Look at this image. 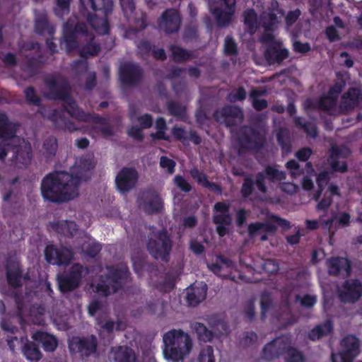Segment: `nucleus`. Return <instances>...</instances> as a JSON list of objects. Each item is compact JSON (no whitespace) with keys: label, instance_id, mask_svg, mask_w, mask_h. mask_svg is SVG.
<instances>
[{"label":"nucleus","instance_id":"1","mask_svg":"<svg viewBox=\"0 0 362 362\" xmlns=\"http://www.w3.org/2000/svg\"><path fill=\"white\" fill-rule=\"evenodd\" d=\"M43 81L47 90L46 97L49 100L64 102L62 110H52L47 116L56 129L69 132H74L78 129L75 123L64 115V112L78 122H101L105 120L98 114L86 112L78 107L71 95L70 84L64 76L59 74H47L44 77Z\"/></svg>","mask_w":362,"mask_h":362},{"label":"nucleus","instance_id":"2","mask_svg":"<svg viewBox=\"0 0 362 362\" xmlns=\"http://www.w3.org/2000/svg\"><path fill=\"white\" fill-rule=\"evenodd\" d=\"M78 180L65 171H54L42 180L40 190L42 198L54 204H62L78 195Z\"/></svg>","mask_w":362,"mask_h":362},{"label":"nucleus","instance_id":"3","mask_svg":"<svg viewBox=\"0 0 362 362\" xmlns=\"http://www.w3.org/2000/svg\"><path fill=\"white\" fill-rule=\"evenodd\" d=\"M79 34L90 38V41L80 49V56L87 58L98 55L101 49L100 45L94 41L95 37L89 33L86 24L83 22L75 23L71 19H69L63 25V39L66 52H71L78 48L77 36Z\"/></svg>","mask_w":362,"mask_h":362},{"label":"nucleus","instance_id":"4","mask_svg":"<svg viewBox=\"0 0 362 362\" xmlns=\"http://www.w3.org/2000/svg\"><path fill=\"white\" fill-rule=\"evenodd\" d=\"M88 5L95 12L90 13L85 4L81 1L80 13L86 18L90 26L100 35L110 32L109 16L112 13L113 0H88Z\"/></svg>","mask_w":362,"mask_h":362},{"label":"nucleus","instance_id":"5","mask_svg":"<svg viewBox=\"0 0 362 362\" xmlns=\"http://www.w3.org/2000/svg\"><path fill=\"white\" fill-rule=\"evenodd\" d=\"M164 357L173 362L182 361L192 348L190 336L182 329H173L163 336Z\"/></svg>","mask_w":362,"mask_h":362},{"label":"nucleus","instance_id":"6","mask_svg":"<svg viewBox=\"0 0 362 362\" xmlns=\"http://www.w3.org/2000/svg\"><path fill=\"white\" fill-rule=\"evenodd\" d=\"M131 273L127 267H107V273L99 276L96 291L103 296L117 293L129 281Z\"/></svg>","mask_w":362,"mask_h":362},{"label":"nucleus","instance_id":"7","mask_svg":"<svg viewBox=\"0 0 362 362\" xmlns=\"http://www.w3.org/2000/svg\"><path fill=\"white\" fill-rule=\"evenodd\" d=\"M146 247L150 255L155 259L168 262L173 248V240L165 229L159 230L148 239Z\"/></svg>","mask_w":362,"mask_h":362},{"label":"nucleus","instance_id":"8","mask_svg":"<svg viewBox=\"0 0 362 362\" xmlns=\"http://www.w3.org/2000/svg\"><path fill=\"white\" fill-rule=\"evenodd\" d=\"M359 339L353 334L345 336L340 341L341 350L332 354V362H353L359 354ZM362 362V361H358Z\"/></svg>","mask_w":362,"mask_h":362},{"label":"nucleus","instance_id":"9","mask_svg":"<svg viewBox=\"0 0 362 362\" xmlns=\"http://www.w3.org/2000/svg\"><path fill=\"white\" fill-rule=\"evenodd\" d=\"M83 272L81 264L76 263L71 266L69 271L57 275V283L59 291L69 293L74 291L80 286Z\"/></svg>","mask_w":362,"mask_h":362},{"label":"nucleus","instance_id":"10","mask_svg":"<svg viewBox=\"0 0 362 362\" xmlns=\"http://www.w3.org/2000/svg\"><path fill=\"white\" fill-rule=\"evenodd\" d=\"M238 141L242 148L258 151L265 144V137L257 129L248 127L241 128Z\"/></svg>","mask_w":362,"mask_h":362},{"label":"nucleus","instance_id":"11","mask_svg":"<svg viewBox=\"0 0 362 362\" xmlns=\"http://www.w3.org/2000/svg\"><path fill=\"white\" fill-rule=\"evenodd\" d=\"M286 178L285 171L279 170L276 165H267L262 171L255 175V186L260 192L265 193L267 191L266 180L270 183H277L285 180Z\"/></svg>","mask_w":362,"mask_h":362},{"label":"nucleus","instance_id":"12","mask_svg":"<svg viewBox=\"0 0 362 362\" xmlns=\"http://www.w3.org/2000/svg\"><path fill=\"white\" fill-rule=\"evenodd\" d=\"M214 119L218 122H223L226 127H235L242 122L244 115L241 107L226 105L216 110L213 114Z\"/></svg>","mask_w":362,"mask_h":362},{"label":"nucleus","instance_id":"13","mask_svg":"<svg viewBox=\"0 0 362 362\" xmlns=\"http://www.w3.org/2000/svg\"><path fill=\"white\" fill-rule=\"evenodd\" d=\"M362 296V283L358 279L345 280L338 290V297L344 303H355Z\"/></svg>","mask_w":362,"mask_h":362},{"label":"nucleus","instance_id":"14","mask_svg":"<svg viewBox=\"0 0 362 362\" xmlns=\"http://www.w3.org/2000/svg\"><path fill=\"white\" fill-rule=\"evenodd\" d=\"M143 76L144 70L139 64L131 62L121 64L119 77L123 85L136 86L141 81Z\"/></svg>","mask_w":362,"mask_h":362},{"label":"nucleus","instance_id":"15","mask_svg":"<svg viewBox=\"0 0 362 362\" xmlns=\"http://www.w3.org/2000/svg\"><path fill=\"white\" fill-rule=\"evenodd\" d=\"M46 261L53 265H68L74 257V252L66 247H57L54 245H48L45 250Z\"/></svg>","mask_w":362,"mask_h":362},{"label":"nucleus","instance_id":"16","mask_svg":"<svg viewBox=\"0 0 362 362\" xmlns=\"http://www.w3.org/2000/svg\"><path fill=\"white\" fill-rule=\"evenodd\" d=\"M71 351H76L83 356L88 357L96 352L98 340L95 335L73 337L69 343Z\"/></svg>","mask_w":362,"mask_h":362},{"label":"nucleus","instance_id":"17","mask_svg":"<svg viewBox=\"0 0 362 362\" xmlns=\"http://www.w3.org/2000/svg\"><path fill=\"white\" fill-rule=\"evenodd\" d=\"M181 22L182 19L178 10L167 8L158 19V25L165 33L173 34L178 32Z\"/></svg>","mask_w":362,"mask_h":362},{"label":"nucleus","instance_id":"18","mask_svg":"<svg viewBox=\"0 0 362 362\" xmlns=\"http://www.w3.org/2000/svg\"><path fill=\"white\" fill-rule=\"evenodd\" d=\"M139 180V173L133 167H123L115 177V185L122 193L132 190Z\"/></svg>","mask_w":362,"mask_h":362},{"label":"nucleus","instance_id":"19","mask_svg":"<svg viewBox=\"0 0 362 362\" xmlns=\"http://www.w3.org/2000/svg\"><path fill=\"white\" fill-rule=\"evenodd\" d=\"M225 8L222 7L210 6L212 15L215 17L217 25L221 27H226L230 25L235 12L236 0H221Z\"/></svg>","mask_w":362,"mask_h":362},{"label":"nucleus","instance_id":"20","mask_svg":"<svg viewBox=\"0 0 362 362\" xmlns=\"http://www.w3.org/2000/svg\"><path fill=\"white\" fill-rule=\"evenodd\" d=\"M93 158L90 155L83 156L75 162V170L70 175L76 180H78V186L82 181H87L90 179L91 172L95 168Z\"/></svg>","mask_w":362,"mask_h":362},{"label":"nucleus","instance_id":"21","mask_svg":"<svg viewBox=\"0 0 362 362\" xmlns=\"http://www.w3.org/2000/svg\"><path fill=\"white\" fill-rule=\"evenodd\" d=\"M362 103V93L357 88L351 87L344 93L339 105V112L348 114Z\"/></svg>","mask_w":362,"mask_h":362},{"label":"nucleus","instance_id":"22","mask_svg":"<svg viewBox=\"0 0 362 362\" xmlns=\"http://www.w3.org/2000/svg\"><path fill=\"white\" fill-rule=\"evenodd\" d=\"M349 148L342 146H332L330 149L329 157V163L332 172L345 173L348 171L347 162L344 160L340 162V158H347L351 155Z\"/></svg>","mask_w":362,"mask_h":362},{"label":"nucleus","instance_id":"23","mask_svg":"<svg viewBox=\"0 0 362 362\" xmlns=\"http://www.w3.org/2000/svg\"><path fill=\"white\" fill-rule=\"evenodd\" d=\"M6 276L8 284L14 288L22 286V279H27V275L23 276V269L20 263L13 259H7L5 265Z\"/></svg>","mask_w":362,"mask_h":362},{"label":"nucleus","instance_id":"24","mask_svg":"<svg viewBox=\"0 0 362 362\" xmlns=\"http://www.w3.org/2000/svg\"><path fill=\"white\" fill-rule=\"evenodd\" d=\"M264 57L269 64H281L289 57V51L281 42H273L267 45Z\"/></svg>","mask_w":362,"mask_h":362},{"label":"nucleus","instance_id":"25","mask_svg":"<svg viewBox=\"0 0 362 362\" xmlns=\"http://www.w3.org/2000/svg\"><path fill=\"white\" fill-rule=\"evenodd\" d=\"M328 272L332 276L343 274L349 276L351 272V262L346 257H331L328 260Z\"/></svg>","mask_w":362,"mask_h":362},{"label":"nucleus","instance_id":"26","mask_svg":"<svg viewBox=\"0 0 362 362\" xmlns=\"http://www.w3.org/2000/svg\"><path fill=\"white\" fill-rule=\"evenodd\" d=\"M206 284L196 286L192 284L187 288L186 300L189 306L195 307L202 302L206 296Z\"/></svg>","mask_w":362,"mask_h":362},{"label":"nucleus","instance_id":"27","mask_svg":"<svg viewBox=\"0 0 362 362\" xmlns=\"http://www.w3.org/2000/svg\"><path fill=\"white\" fill-rule=\"evenodd\" d=\"M334 332V324L331 320H327L316 325L307 334V338L313 341L320 340L331 335Z\"/></svg>","mask_w":362,"mask_h":362},{"label":"nucleus","instance_id":"28","mask_svg":"<svg viewBox=\"0 0 362 362\" xmlns=\"http://www.w3.org/2000/svg\"><path fill=\"white\" fill-rule=\"evenodd\" d=\"M146 201L144 203L143 208L148 214L160 213L163 208V201L159 194L153 190H148L144 194Z\"/></svg>","mask_w":362,"mask_h":362},{"label":"nucleus","instance_id":"29","mask_svg":"<svg viewBox=\"0 0 362 362\" xmlns=\"http://www.w3.org/2000/svg\"><path fill=\"white\" fill-rule=\"evenodd\" d=\"M12 153L11 160L17 168L27 165L31 160L32 153L30 147L26 148L21 145H14L12 146Z\"/></svg>","mask_w":362,"mask_h":362},{"label":"nucleus","instance_id":"30","mask_svg":"<svg viewBox=\"0 0 362 362\" xmlns=\"http://www.w3.org/2000/svg\"><path fill=\"white\" fill-rule=\"evenodd\" d=\"M115 362H136L134 351L127 346H118L111 349Z\"/></svg>","mask_w":362,"mask_h":362},{"label":"nucleus","instance_id":"31","mask_svg":"<svg viewBox=\"0 0 362 362\" xmlns=\"http://www.w3.org/2000/svg\"><path fill=\"white\" fill-rule=\"evenodd\" d=\"M33 338L35 341L40 343L45 351H54L58 345L57 339L46 332L37 331Z\"/></svg>","mask_w":362,"mask_h":362},{"label":"nucleus","instance_id":"32","mask_svg":"<svg viewBox=\"0 0 362 362\" xmlns=\"http://www.w3.org/2000/svg\"><path fill=\"white\" fill-rule=\"evenodd\" d=\"M243 16L247 31L251 35L255 34L260 28V17L258 18L254 8L244 11Z\"/></svg>","mask_w":362,"mask_h":362},{"label":"nucleus","instance_id":"33","mask_svg":"<svg viewBox=\"0 0 362 362\" xmlns=\"http://www.w3.org/2000/svg\"><path fill=\"white\" fill-rule=\"evenodd\" d=\"M308 107L323 110L329 115H334L337 111V102L327 95L320 98L317 104L313 103L310 100L307 101Z\"/></svg>","mask_w":362,"mask_h":362},{"label":"nucleus","instance_id":"34","mask_svg":"<svg viewBox=\"0 0 362 362\" xmlns=\"http://www.w3.org/2000/svg\"><path fill=\"white\" fill-rule=\"evenodd\" d=\"M35 31L40 35L52 37L55 33V28L49 23L45 14H40L35 19Z\"/></svg>","mask_w":362,"mask_h":362},{"label":"nucleus","instance_id":"35","mask_svg":"<svg viewBox=\"0 0 362 362\" xmlns=\"http://www.w3.org/2000/svg\"><path fill=\"white\" fill-rule=\"evenodd\" d=\"M276 230L277 226L269 221H257L250 223L247 226L248 235L251 238H255L262 231L269 233H274Z\"/></svg>","mask_w":362,"mask_h":362},{"label":"nucleus","instance_id":"36","mask_svg":"<svg viewBox=\"0 0 362 362\" xmlns=\"http://www.w3.org/2000/svg\"><path fill=\"white\" fill-rule=\"evenodd\" d=\"M169 50L171 52V58L176 63H183L195 57L192 50H188L179 45H169Z\"/></svg>","mask_w":362,"mask_h":362},{"label":"nucleus","instance_id":"37","mask_svg":"<svg viewBox=\"0 0 362 362\" xmlns=\"http://www.w3.org/2000/svg\"><path fill=\"white\" fill-rule=\"evenodd\" d=\"M16 127L12 123L7 115L0 113V139L4 140L10 139L16 136Z\"/></svg>","mask_w":362,"mask_h":362},{"label":"nucleus","instance_id":"38","mask_svg":"<svg viewBox=\"0 0 362 362\" xmlns=\"http://www.w3.org/2000/svg\"><path fill=\"white\" fill-rule=\"evenodd\" d=\"M42 59V54L32 57L27 56L23 70L30 76L36 75L39 71L41 64L43 63Z\"/></svg>","mask_w":362,"mask_h":362},{"label":"nucleus","instance_id":"39","mask_svg":"<svg viewBox=\"0 0 362 362\" xmlns=\"http://www.w3.org/2000/svg\"><path fill=\"white\" fill-rule=\"evenodd\" d=\"M260 27H262L264 31H273L275 25L278 23L277 13L274 11H267L262 12L260 16Z\"/></svg>","mask_w":362,"mask_h":362},{"label":"nucleus","instance_id":"40","mask_svg":"<svg viewBox=\"0 0 362 362\" xmlns=\"http://www.w3.org/2000/svg\"><path fill=\"white\" fill-rule=\"evenodd\" d=\"M52 228L58 233L71 236L78 230L75 222L69 221L54 222L52 223Z\"/></svg>","mask_w":362,"mask_h":362},{"label":"nucleus","instance_id":"41","mask_svg":"<svg viewBox=\"0 0 362 362\" xmlns=\"http://www.w3.org/2000/svg\"><path fill=\"white\" fill-rule=\"evenodd\" d=\"M276 141L284 153L288 154L291 151L290 133L288 129L281 128L276 134Z\"/></svg>","mask_w":362,"mask_h":362},{"label":"nucleus","instance_id":"42","mask_svg":"<svg viewBox=\"0 0 362 362\" xmlns=\"http://www.w3.org/2000/svg\"><path fill=\"white\" fill-rule=\"evenodd\" d=\"M168 110L170 115L180 119L185 120L187 117V108L180 103L176 101H169L167 103Z\"/></svg>","mask_w":362,"mask_h":362},{"label":"nucleus","instance_id":"43","mask_svg":"<svg viewBox=\"0 0 362 362\" xmlns=\"http://www.w3.org/2000/svg\"><path fill=\"white\" fill-rule=\"evenodd\" d=\"M23 353L25 358L31 361H38L42 358V354L34 342H27L23 348Z\"/></svg>","mask_w":362,"mask_h":362},{"label":"nucleus","instance_id":"44","mask_svg":"<svg viewBox=\"0 0 362 362\" xmlns=\"http://www.w3.org/2000/svg\"><path fill=\"white\" fill-rule=\"evenodd\" d=\"M193 329L196 332L199 340L207 342L214 338V333L209 330L203 323L196 322L193 325Z\"/></svg>","mask_w":362,"mask_h":362},{"label":"nucleus","instance_id":"45","mask_svg":"<svg viewBox=\"0 0 362 362\" xmlns=\"http://www.w3.org/2000/svg\"><path fill=\"white\" fill-rule=\"evenodd\" d=\"M42 148L45 156L47 159L54 158L58 148L57 139L54 136L48 137L45 140Z\"/></svg>","mask_w":362,"mask_h":362},{"label":"nucleus","instance_id":"46","mask_svg":"<svg viewBox=\"0 0 362 362\" xmlns=\"http://www.w3.org/2000/svg\"><path fill=\"white\" fill-rule=\"evenodd\" d=\"M274 342L271 341L264 346L261 353V358L262 359L271 361L280 357L279 352L277 351L276 346L274 344Z\"/></svg>","mask_w":362,"mask_h":362},{"label":"nucleus","instance_id":"47","mask_svg":"<svg viewBox=\"0 0 362 362\" xmlns=\"http://www.w3.org/2000/svg\"><path fill=\"white\" fill-rule=\"evenodd\" d=\"M81 249L86 256L93 258L99 254L102 247L95 241H86L82 244Z\"/></svg>","mask_w":362,"mask_h":362},{"label":"nucleus","instance_id":"48","mask_svg":"<svg viewBox=\"0 0 362 362\" xmlns=\"http://www.w3.org/2000/svg\"><path fill=\"white\" fill-rule=\"evenodd\" d=\"M72 0H55L54 13L59 18H63L70 12V5Z\"/></svg>","mask_w":362,"mask_h":362},{"label":"nucleus","instance_id":"49","mask_svg":"<svg viewBox=\"0 0 362 362\" xmlns=\"http://www.w3.org/2000/svg\"><path fill=\"white\" fill-rule=\"evenodd\" d=\"M272 341H274V344L276 345L277 351L279 352V356H285L288 351V350L292 346L290 339L286 337H277Z\"/></svg>","mask_w":362,"mask_h":362},{"label":"nucleus","instance_id":"50","mask_svg":"<svg viewBox=\"0 0 362 362\" xmlns=\"http://www.w3.org/2000/svg\"><path fill=\"white\" fill-rule=\"evenodd\" d=\"M224 54L226 56H236L238 54L237 44L230 35H227L223 45Z\"/></svg>","mask_w":362,"mask_h":362},{"label":"nucleus","instance_id":"51","mask_svg":"<svg viewBox=\"0 0 362 362\" xmlns=\"http://www.w3.org/2000/svg\"><path fill=\"white\" fill-rule=\"evenodd\" d=\"M284 356V359L286 362H305V356L294 346H291Z\"/></svg>","mask_w":362,"mask_h":362},{"label":"nucleus","instance_id":"52","mask_svg":"<svg viewBox=\"0 0 362 362\" xmlns=\"http://www.w3.org/2000/svg\"><path fill=\"white\" fill-rule=\"evenodd\" d=\"M24 95L28 104L40 106L41 98L37 95L35 89L33 86H28L24 90Z\"/></svg>","mask_w":362,"mask_h":362},{"label":"nucleus","instance_id":"53","mask_svg":"<svg viewBox=\"0 0 362 362\" xmlns=\"http://www.w3.org/2000/svg\"><path fill=\"white\" fill-rule=\"evenodd\" d=\"M345 86L346 83L344 80L335 83L332 86L329 88V89L327 91V93L325 95L328 96L329 98H332V100L337 103L339 95L343 90Z\"/></svg>","mask_w":362,"mask_h":362},{"label":"nucleus","instance_id":"54","mask_svg":"<svg viewBox=\"0 0 362 362\" xmlns=\"http://www.w3.org/2000/svg\"><path fill=\"white\" fill-rule=\"evenodd\" d=\"M189 175L192 179L196 180L197 184L202 187L205 186V184L209 180L207 175L204 172L199 170L197 167L189 170Z\"/></svg>","mask_w":362,"mask_h":362},{"label":"nucleus","instance_id":"55","mask_svg":"<svg viewBox=\"0 0 362 362\" xmlns=\"http://www.w3.org/2000/svg\"><path fill=\"white\" fill-rule=\"evenodd\" d=\"M138 52L142 58H146L149 56L151 52L155 46L148 40H141L137 44Z\"/></svg>","mask_w":362,"mask_h":362},{"label":"nucleus","instance_id":"56","mask_svg":"<svg viewBox=\"0 0 362 362\" xmlns=\"http://www.w3.org/2000/svg\"><path fill=\"white\" fill-rule=\"evenodd\" d=\"M273 301L271 295L269 293H263L260 298V306L262 317H264L265 314L272 308Z\"/></svg>","mask_w":362,"mask_h":362},{"label":"nucleus","instance_id":"57","mask_svg":"<svg viewBox=\"0 0 362 362\" xmlns=\"http://www.w3.org/2000/svg\"><path fill=\"white\" fill-rule=\"evenodd\" d=\"M254 185L255 180H253L250 177H245L240 191L242 196L245 198L250 197L254 192Z\"/></svg>","mask_w":362,"mask_h":362},{"label":"nucleus","instance_id":"58","mask_svg":"<svg viewBox=\"0 0 362 362\" xmlns=\"http://www.w3.org/2000/svg\"><path fill=\"white\" fill-rule=\"evenodd\" d=\"M198 362H215L212 346H206L202 349L198 357Z\"/></svg>","mask_w":362,"mask_h":362},{"label":"nucleus","instance_id":"59","mask_svg":"<svg viewBox=\"0 0 362 362\" xmlns=\"http://www.w3.org/2000/svg\"><path fill=\"white\" fill-rule=\"evenodd\" d=\"M120 6L124 17L129 20V16L135 10V3L134 0H119Z\"/></svg>","mask_w":362,"mask_h":362},{"label":"nucleus","instance_id":"60","mask_svg":"<svg viewBox=\"0 0 362 362\" xmlns=\"http://www.w3.org/2000/svg\"><path fill=\"white\" fill-rule=\"evenodd\" d=\"M176 163L171 158L165 156H162L160 158V166L161 168L167 170L168 174H173L175 172Z\"/></svg>","mask_w":362,"mask_h":362},{"label":"nucleus","instance_id":"61","mask_svg":"<svg viewBox=\"0 0 362 362\" xmlns=\"http://www.w3.org/2000/svg\"><path fill=\"white\" fill-rule=\"evenodd\" d=\"M174 183L183 192L188 193L192 190L191 185L181 175L175 176Z\"/></svg>","mask_w":362,"mask_h":362},{"label":"nucleus","instance_id":"62","mask_svg":"<svg viewBox=\"0 0 362 362\" xmlns=\"http://www.w3.org/2000/svg\"><path fill=\"white\" fill-rule=\"evenodd\" d=\"M217 262L216 264L211 265V270L214 272H219L221 270V265H225L226 267H231L233 266V262L230 259L225 257L223 255H218L217 257Z\"/></svg>","mask_w":362,"mask_h":362},{"label":"nucleus","instance_id":"63","mask_svg":"<svg viewBox=\"0 0 362 362\" xmlns=\"http://www.w3.org/2000/svg\"><path fill=\"white\" fill-rule=\"evenodd\" d=\"M198 28L196 25H187L184 30L183 38L187 41L195 40L198 38Z\"/></svg>","mask_w":362,"mask_h":362},{"label":"nucleus","instance_id":"64","mask_svg":"<svg viewBox=\"0 0 362 362\" xmlns=\"http://www.w3.org/2000/svg\"><path fill=\"white\" fill-rule=\"evenodd\" d=\"M213 222L216 225L230 226L232 223V217L229 213L216 214L213 216Z\"/></svg>","mask_w":362,"mask_h":362}]
</instances>
